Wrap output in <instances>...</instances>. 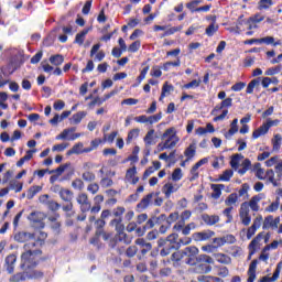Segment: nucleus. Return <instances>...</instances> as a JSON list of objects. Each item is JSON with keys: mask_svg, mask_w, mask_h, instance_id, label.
I'll return each mask as SVG.
<instances>
[{"mask_svg": "<svg viewBox=\"0 0 282 282\" xmlns=\"http://www.w3.org/2000/svg\"><path fill=\"white\" fill-rule=\"evenodd\" d=\"M161 120H162V113L161 112L148 117V123L149 124H155L156 122H160Z\"/></svg>", "mask_w": 282, "mask_h": 282, "instance_id": "052dcab7", "label": "nucleus"}, {"mask_svg": "<svg viewBox=\"0 0 282 282\" xmlns=\"http://www.w3.org/2000/svg\"><path fill=\"white\" fill-rule=\"evenodd\" d=\"M213 263H215V260L210 256L199 254L193 271L196 272V274H208V272L213 270V267H210Z\"/></svg>", "mask_w": 282, "mask_h": 282, "instance_id": "7ed1b4c3", "label": "nucleus"}, {"mask_svg": "<svg viewBox=\"0 0 282 282\" xmlns=\"http://www.w3.org/2000/svg\"><path fill=\"white\" fill-rule=\"evenodd\" d=\"M197 279L199 282H224L220 278L210 275H199Z\"/></svg>", "mask_w": 282, "mask_h": 282, "instance_id": "c03bdc74", "label": "nucleus"}, {"mask_svg": "<svg viewBox=\"0 0 282 282\" xmlns=\"http://www.w3.org/2000/svg\"><path fill=\"white\" fill-rule=\"evenodd\" d=\"M77 204L80 206L82 213H87L91 208V203H89V197L85 193H80L76 197Z\"/></svg>", "mask_w": 282, "mask_h": 282, "instance_id": "1a4fd4ad", "label": "nucleus"}, {"mask_svg": "<svg viewBox=\"0 0 282 282\" xmlns=\"http://www.w3.org/2000/svg\"><path fill=\"white\" fill-rule=\"evenodd\" d=\"M72 134L68 129H64L59 134L55 137V140H69Z\"/></svg>", "mask_w": 282, "mask_h": 282, "instance_id": "3c124183", "label": "nucleus"}, {"mask_svg": "<svg viewBox=\"0 0 282 282\" xmlns=\"http://www.w3.org/2000/svg\"><path fill=\"white\" fill-rule=\"evenodd\" d=\"M202 85V79H194L183 86V89H197Z\"/></svg>", "mask_w": 282, "mask_h": 282, "instance_id": "de8ad7c7", "label": "nucleus"}, {"mask_svg": "<svg viewBox=\"0 0 282 282\" xmlns=\"http://www.w3.org/2000/svg\"><path fill=\"white\" fill-rule=\"evenodd\" d=\"M178 219H180V213L174 212L169 215L166 221H167L169 226H171V224H175V221H177Z\"/></svg>", "mask_w": 282, "mask_h": 282, "instance_id": "e2e57ef3", "label": "nucleus"}, {"mask_svg": "<svg viewBox=\"0 0 282 282\" xmlns=\"http://www.w3.org/2000/svg\"><path fill=\"white\" fill-rule=\"evenodd\" d=\"M45 213L33 212L29 215L28 219L32 223L33 228H45Z\"/></svg>", "mask_w": 282, "mask_h": 282, "instance_id": "423d86ee", "label": "nucleus"}, {"mask_svg": "<svg viewBox=\"0 0 282 282\" xmlns=\"http://www.w3.org/2000/svg\"><path fill=\"white\" fill-rule=\"evenodd\" d=\"M189 173L192 175L191 178H189L191 182H193V181L197 180V177H199V166H198L197 163L192 166Z\"/></svg>", "mask_w": 282, "mask_h": 282, "instance_id": "09e8293b", "label": "nucleus"}, {"mask_svg": "<svg viewBox=\"0 0 282 282\" xmlns=\"http://www.w3.org/2000/svg\"><path fill=\"white\" fill-rule=\"evenodd\" d=\"M171 91H173V87L171 85H169L167 83H165L162 87V93H161L159 100H164V98H166V96L171 95Z\"/></svg>", "mask_w": 282, "mask_h": 282, "instance_id": "37998d69", "label": "nucleus"}, {"mask_svg": "<svg viewBox=\"0 0 282 282\" xmlns=\"http://www.w3.org/2000/svg\"><path fill=\"white\" fill-rule=\"evenodd\" d=\"M40 204H43L48 208V210H52L53 213H56V210L61 209V204L56 203L54 199H50V195L44 194L39 197Z\"/></svg>", "mask_w": 282, "mask_h": 282, "instance_id": "6e6552de", "label": "nucleus"}, {"mask_svg": "<svg viewBox=\"0 0 282 282\" xmlns=\"http://www.w3.org/2000/svg\"><path fill=\"white\" fill-rule=\"evenodd\" d=\"M279 156H272L269 160L265 161V166H268L269 169H272V166H276V164L279 163Z\"/></svg>", "mask_w": 282, "mask_h": 282, "instance_id": "774afa93", "label": "nucleus"}, {"mask_svg": "<svg viewBox=\"0 0 282 282\" xmlns=\"http://www.w3.org/2000/svg\"><path fill=\"white\" fill-rule=\"evenodd\" d=\"M9 191L21 193V191H23V183H19V181H10Z\"/></svg>", "mask_w": 282, "mask_h": 282, "instance_id": "79ce46f5", "label": "nucleus"}, {"mask_svg": "<svg viewBox=\"0 0 282 282\" xmlns=\"http://www.w3.org/2000/svg\"><path fill=\"white\" fill-rule=\"evenodd\" d=\"M33 241L35 242V246H42L43 241L47 239V234L45 231H35Z\"/></svg>", "mask_w": 282, "mask_h": 282, "instance_id": "bb28decb", "label": "nucleus"}, {"mask_svg": "<svg viewBox=\"0 0 282 282\" xmlns=\"http://www.w3.org/2000/svg\"><path fill=\"white\" fill-rule=\"evenodd\" d=\"M219 30V24L217 23H212L210 25H208L205 30V34L207 36H215V34H217Z\"/></svg>", "mask_w": 282, "mask_h": 282, "instance_id": "ea45409f", "label": "nucleus"}, {"mask_svg": "<svg viewBox=\"0 0 282 282\" xmlns=\"http://www.w3.org/2000/svg\"><path fill=\"white\" fill-rule=\"evenodd\" d=\"M281 206V198L276 197L269 206L264 208V213H276Z\"/></svg>", "mask_w": 282, "mask_h": 282, "instance_id": "c85d7f7f", "label": "nucleus"}, {"mask_svg": "<svg viewBox=\"0 0 282 282\" xmlns=\"http://www.w3.org/2000/svg\"><path fill=\"white\" fill-rule=\"evenodd\" d=\"M145 147H153L155 144V130L150 129L143 138Z\"/></svg>", "mask_w": 282, "mask_h": 282, "instance_id": "4be33fe9", "label": "nucleus"}, {"mask_svg": "<svg viewBox=\"0 0 282 282\" xmlns=\"http://www.w3.org/2000/svg\"><path fill=\"white\" fill-rule=\"evenodd\" d=\"M248 280L247 282H254V279H257V260H253L248 270Z\"/></svg>", "mask_w": 282, "mask_h": 282, "instance_id": "5701e85b", "label": "nucleus"}, {"mask_svg": "<svg viewBox=\"0 0 282 282\" xmlns=\"http://www.w3.org/2000/svg\"><path fill=\"white\" fill-rule=\"evenodd\" d=\"M264 124L267 126V129L270 130L271 127H279V124H281V120H272L271 118H268Z\"/></svg>", "mask_w": 282, "mask_h": 282, "instance_id": "0e129e2a", "label": "nucleus"}, {"mask_svg": "<svg viewBox=\"0 0 282 282\" xmlns=\"http://www.w3.org/2000/svg\"><path fill=\"white\" fill-rule=\"evenodd\" d=\"M203 221L207 225V226H215V224H219V216L218 215H208V214H204L202 216Z\"/></svg>", "mask_w": 282, "mask_h": 282, "instance_id": "412c9836", "label": "nucleus"}, {"mask_svg": "<svg viewBox=\"0 0 282 282\" xmlns=\"http://www.w3.org/2000/svg\"><path fill=\"white\" fill-rule=\"evenodd\" d=\"M234 172L232 170H226L220 176V182H230V178L232 177Z\"/></svg>", "mask_w": 282, "mask_h": 282, "instance_id": "8fccbe9b", "label": "nucleus"}, {"mask_svg": "<svg viewBox=\"0 0 282 282\" xmlns=\"http://www.w3.org/2000/svg\"><path fill=\"white\" fill-rule=\"evenodd\" d=\"M48 221H51V227L53 230H55L56 232L61 230V223L58 221V219H56V217H50Z\"/></svg>", "mask_w": 282, "mask_h": 282, "instance_id": "6e6d98bb", "label": "nucleus"}, {"mask_svg": "<svg viewBox=\"0 0 282 282\" xmlns=\"http://www.w3.org/2000/svg\"><path fill=\"white\" fill-rule=\"evenodd\" d=\"M215 259H216V261H218V263H224L226 265H228V263H230V257H228L224 253H216Z\"/></svg>", "mask_w": 282, "mask_h": 282, "instance_id": "a18cd8bd", "label": "nucleus"}, {"mask_svg": "<svg viewBox=\"0 0 282 282\" xmlns=\"http://www.w3.org/2000/svg\"><path fill=\"white\" fill-rule=\"evenodd\" d=\"M212 237H215V231L213 230H204L193 235L194 241H208Z\"/></svg>", "mask_w": 282, "mask_h": 282, "instance_id": "ddd939ff", "label": "nucleus"}, {"mask_svg": "<svg viewBox=\"0 0 282 282\" xmlns=\"http://www.w3.org/2000/svg\"><path fill=\"white\" fill-rule=\"evenodd\" d=\"M110 226H115L117 235L124 232V225L122 224V218H115L110 221Z\"/></svg>", "mask_w": 282, "mask_h": 282, "instance_id": "f704fd0d", "label": "nucleus"}, {"mask_svg": "<svg viewBox=\"0 0 282 282\" xmlns=\"http://www.w3.org/2000/svg\"><path fill=\"white\" fill-rule=\"evenodd\" d=\"M72 186L75 188V191H83V188H85V183L80 178H75L72 182Z\"/></svg>", "mask_w": 282, "mask_h": 282, "instance_id": "4d7b16f0", "label": "nucleus"}, {"mask_svg": "<svg viewBox=\"0 0 282 282\" xmlns=\"http://www.w3.org/2000/svg\"><path fill=\"white\" fill-rule=\"evenodd\" d=\"M191 210H184L181 214V220L174 225V230H182V228H184V224L191 219Z\"/></svg>", "mask_w": 282, "mask_h": 282, "instance_id": "f3484780", "label": "nucleus"}, {"mask_svg": "<svg viewBox=\"0 0 282 282\" xmlns=\"http://www.w3.org/2000/svg\"><path fill=\"white\" fill-rule=\"evenodd\" d=\"M4 262H6L4 268H6L7 272H9V274H12V272H14V265L17 263V256L9 254L6 258Z\"/></svg>", "mask_w": 282, "mask_h": 282, "instance_id": "dca6fc26", "label": "nucleus"}, {"mask_svg": "<svg viewBox=\"0 0 282 282\" xmlns=\"http://www.w3.org/2000/svg\"><path fill=\"white\" fill-rule=\"evenodd\" d=\"M59 197L63 199V202H72V199H74V192L67 188H63L59 192Z\"/></svg>", "mask_w": 282, "mask_h": 282, "instance_id": "7c9ffc66", "label": "nucleus"}, {"mask_svg": "<svg viewBox=\"0 0 282 282\" xmlns=\"http://www.w3.org/2000/svg\"><path fill=\"white\" fill-rule=\"evenodd\" d=\"M34 248H36L35 241L24 245L25 252H23L21 256L22 268H33V265H36L34 257H36V254H41V250H34Z\"/></svg>", "mask_w": 282, "mask_h": 282, "instance_id": "f03ea898", "label": "nucleus"}, {"mask_svg": "<svg viewBox=\"0 0 282 282\" xmlns=\"http://www.w3.org/2000/svg\"><path fill=\"white\" fill-rule=\"evenodd\" d=\"M239 131V126H232L230 123V129L228 132L225 133V138L227 140H230V138H232L235 135V133H237Z\"/></svg>", "mask_w": 282, "mask_h": 282, "instance_id": "13d9d810", "label": "nucleus"}, {"mask_svg": "<svg viewBox=\"0 0 282 282\" xmlns=\"http://www.w3.org/2000/svg\"><path fill=\"white\" fill-rule=\"evenodd\" d=\"M89 34V29H84L82 32H79L75 37V43L78 45H83L85 43V37Z\"/></svg>", "mask_w": 282, "mask_h": 282, "instance_id": "58836bf2", "label": "nucleus"}, {"mask_svg": "<svg viewBox=\"0 0 282 282\" xmlns=\"http://www.w3.org/2000/svg\"><path fill=\"white\" fill-rule=\"evenodd\" d=\"M162 140H164V143L167 144L170 149H174V147H177V142H180V137H177L175 128H169L163 133Z\"/></svg>", "mask_w": 282, "mask_h": 282, "instance_id": "20e7f679", "label": "nucleus"}, {"mask_svg": "<svg viewBox=\"0 0 282 282\" xmlns=\"http://www.w3.org/2000/svg\"><path fill=\"white\" fill-rule=\"evenodd\" d=\"M184 177V174L182 173V169H175L172 173V181L173 182H180Z\"/></svg>", "mask_w": 282, "mask_h": 282, "instance_id": "5fc2aeb1", "label": "nucleus"}, {"mask_svg": "<svg viewBox=\"0 0 282 282\" xmlns=\"http://www.w3.org/2000/svg\"><path fill=\"white\" fill-rule=\"evenodd\" d=\"M272 144V151L274 153H279L281 151V144H282V135L280 133H276L271 139Z\"/></svg>", "mask_w": 282, "mask_h": 282, "instance_id": "6ab92c4d", "label": "nucleus"}, {"mask_svg": "<svg viewBox=\"0 0 282 282\" xmlns=\"http://www.w3.org/2000/svg\"><path fill=\"white\" fill-rule=\"evenodd\" d=\"M254 175L258 180H265V170L261 167V163L254 165Z\"/></svg>", "mask_w": 282, "mask_h": 282, "instance_id": "a19ab883", "label": "nucleus"}, {"mask_svg": "<svg viewBox=\"0 0 282 282\" xmlns=\"http://www.w3.org/2000/svg\"><path fill=\"white\" fill-rule=\"evenodd\" d=\"M140 135V129L134 128L128 132L127 144L131 143V140H135Z\"/></svg>", "mask_w": 282, "mask_h": 282, "instance_id": "49530a36", "label": "nucleus"}, {"mask_svg": "<svg viewBox=\"0 0 282 282\" xmlns=\"http://www.w3.org/2000/svg\"><path fill=\"white\" fill-rule=\"evenodd\" d=\"M67 147H69V143H59V144H55L52 148L53 152H58V153H63V151H65V149H67Z\"/></svg>", "mask_w": 282, "mask_h": 282, "instance_id": "680f3d73", "label": "nucleus"}, {"mask_svg": "<svg viewBox=\"0 0 282 282\" xmlns=\"http://www.w3.org/2000/svg\"><path fill=\"white\" fill-rule=\"evenodd\" d=\"M269 128L265 126V123L263 122L258 129H256L252 132V138L253 140H258V138H261V135H267Z\"/></svg>", "mask_w": 282, "mask_h": 282, "instance_id": "b1692460", "label": "nucleus"}, {"mask_svg": "<svg viewBox=\"0 0 282 282\" xmlns=\"http://www.w3.org/2000/svg\"><path fill=\"white\" fill-rule=\"evenodd\" d=\"M228 107H232V98H226L224 99L220 105L215 106V108L212 110V116H217L221 109H226Z\"/></svg>", "mask_w": 282, "mask_h": 282, "instance_id": "2eb2a0df", "label": "nucleus"}, {"mask_svg": "<svg viewBox=\"0 0 282 282\" xmlns=\"http://www.w3.org/2000/svg\"><path fill=\"white\" fill-rule=\"evenodd\" d=\"M158 246H159V248H163L160 251L161 257H169V254H171V250H177L175 245H171V243H169V241H166L164 239H159Z\"/></svg>", "mask_w": 282, "mask_h": 282, "instance_id": "9b49d317", "label": "nucleus"}, {"mask_svg": "<svg viewBox=\"0 0 282 282\" xmlns=\"http://www.w3.org/2000/svg\"><path fill=\"white\" fill-rule=\"evenodd\" d=\"M115 240L121 243H126V246H129V243H131V237L127 236V234H124V231H121L119 234H117L115 236Z\"/></svg>", "mask_w": 282, "mask_h": 282, "instance_id": "473e14b6", "label": "nucleus"}, {"mask_svg": "<svg viewBox=\"0 0 282 282\" xmlns=\"http://www.w3.org/2000/svg\"><path fill=\"white\" fill-rule=\"evenodd\" d=\"M280 224H281L280 217L274 218V216H268L264 218L262 228L264 230H268L270 228H271V230H276V228H279Z\"/></svg>", "mask_w": 282, "mask_h": 282, "instance_id": "9d476101", "label": "nucleus"}, {"mask_svg": "<svg viewBox=\"0 0 282 282\" xmlns=\"http://www.w3.org/2000/svg\"><path fill=\"white\" fill-rule=\"evenodd\" d=\"M184 155L186 158V162H191L195 155H197V145L195 143L189 144L185 151Z\"/></svg>", "mask_w": 282, "mask_h": 282, "instance_id": "a211bd4d", "label": "nucleus"}, {"mask_svg": "<svg viewBox=\"0 0 282 282\" xmlns=\"http://www.w3.org/2000/svg\"><path fill=\"white\" fill-rule=\"evenodd\" d=\"M153 199V193L148 194L145 197L141 199V202L138 204V208H141V210H144L145 208H149V204H151V200Z\"/></svg>", "mask_w": 282, "mask_h": 282, "instance_id": "72a5a7b5", "label": "nucleus"}, {"mask_svg": "<svg viewBox=\"0 0 282 282\" xmlns=\"http://www.w3.org/2000/svg\"><path fill=\"white\" fill-rule=\"evenodd\" d=\"M239 202V195L237 193H231L226 199H225V206L231 207L237 206V203Z\"/></svg>", "mask_w": 282, "mask_h": 282, "instance_id": "cd10ccee", "label": "nucleus"}, {"mask_svg": "<svg viewBox=\"0 0 282 282\" xmlns=\"http://www.w3.org/2000/svg\"><path fill=\"white\" fill-rule=\"evenodd\" d=\"M272 6V0H260L259 10H268Z\"/></svg>", "mask_w": 282, "mask_h": 282, "instance_id": "69168bd1", "label": "nucleus"}, {"mask_svg": "<svg viewBox=\"0 0 282 282\" xmlns=\"http://www.w3.org/2000/svg\"><path fill=\"white\" fill-rule=\"evenodd\" d=\"M281 69H282V65L271 67L265 70V76H275V74H280Z\"/></svg>", "mask_w": 282, "mask_h": 282, "instance_id": "864d4df0", "label": "nucleus"}, {"mask_svg": "<svg viewBox=\"0 0 282 282\" xmlns=\"http://www.w3.org/2000/svg\"><path fill=\"white\" fill-rule=\"evenodd\" d=\"M135 173H138L135 166L128 169L126 172V182H131L135 177Z\"/></svg>", "mask_w": 282, "mask_h": 282, "instance_id": "603ef678", "label": "nucleus"}, {"mask_svg": "<svg viewBox=\"0 0 282 282\" xmlns=\"http://www.w3.org/2000/svg\"><path fill=\"white\" fill-rule=\"evenodd\" d=\"M259 86V79H252L246 89L247 94H253L254 93V87Z\"/></svg>", "mask_w": 282, "mask_h": 282, "instance_id": "bf43d9fd", "label": "nucleus"}, {"mask_svg": "<svg viewBox=\"0 0 282 282\" xmlns=\"http://www.w3.org/2000/svg\"><path fill=\"white\" fill-rule=\"evenodd\" d=\"M34 153H36V149L26 151V154L18 161L17 166L21 167L23 164H25V162L32 160Z\"/></svg>", "mask_w": 282, "mask_h": 282, "instance_id": "2f4dec72", "label": "nucleus"}, {"mask_svg": "<svg viewBox=\"0 0 282 282\" xmlns=\"http://www.w3.org/2000/svg\"><path fill=\"white\" fill-rule=\"evenodd\" d=\"M82 177L85 182H94V180H96V174L93 172H84Z\"/></svg>", "mask_w": 282, "mask_h": 282, "instance_id": "338daca9", "label": "nucleus"}, {"mask_svg": "<svg viewBox=\"0 0 282 282\" xmlns=\"http://www.w3.org/2000/svg\"><path fill=\"white\" fill-rule=\"evenodd\" d=\"M43 276V272L41 271H24L23 273L13 274L9 281L10 282H20L26 281V279H41Z\"/></svg>", "mask_w": 282, "mask_h": 282, "instance_id": "39448f33", "label": "nucleus"}, {"mask_svg": "<svg viewBox=\"0 0 282 282\" xmlns=\"http://www.w3.org/2000/svg\"><path fill=\"white\" fill-rule=\"evenodd\" d=\"M64 62H65V57H63V55L61 54L52 55L50 57V63L52 65H55L56 67H58V65H63Z\"/></svg>", "mask_w": 282, "mask_h": 282, "instance_id": "4c0bfd02", "label": "nucleus"}, {"mask_svg": "<svg viewBox=\"0 0 282 282\" xmlns=\"http://www.w3.org/2000/svg\"><path fill=\"white\" fill-rule=\"evenodd\" d=\"M263 199V194H258L251 197L249 203H247L248 208L253 213H259V203Z\"/></svg>", "mask_w": 282, "mask_h": 282, "instance_id": "4468645a", "label": "nucleus"}, {"mask_svg": "<svg viewBox=\"0 0 282 282\" xmlns=\"http://www.w3.org/2000/svg\"><path fill=\"white\" fill-rule=\"evenodd\" d=\"M42 191H43V187H42V186L33 185V186L30 187L29 191H28V194H26L28 199H33L34 196H35L37 193H41Z\"/></svg>", "mask_w": 282, "mask_h": 282, "instance_id": "e433bc0d", "label": "nucleus"}, {"mask_svg": "<svg viewBox=\"0 0 282 282\" xmlns=\"http://www.w3.org/2000/svg\"><path fill=\"white\" fill-rule=\"evenodd\" d=\"M199 254V249L195 246L186 247L183 250L174 252L171 257L172 261L180 262L184 259L187 265H195L197 257Z\"/></svg>", "mask_w": 282, "mask_h": 282, "instance_id": "f257e3e1", "label": "nucleus"}, {"mask_svg": "<svg viewBox=\"0 0 282 282\" xmlns=\"http://www.w3.org/2000/svg\"><path fill=\"white\" fill-rule=\"evenodd\" d=\"M83 142L76 143L70 150L67 151L66 155H80L84 149Z\"/></svg>", "mask_w": 282, "mask_h": 282, "instance_id": "c756f323", "label": "nucleus"}, {"mask_svg": "<svg viewBox=\"0 0 282 282\" xmlns=\"http://www.w3.org/2000/svg\"><path fill=\"white\" fill-rule=\"evenodd\" d=\"M178 189L180 186L173 185V183H166L162 188V193H164L165 197H171V195L177 193Z\"/></svg>", "mask_w": 282, "mask_h": 282, "instance_id": "aec40b11", "label": "nucleus"}, {"mask_svg": "<svg viewBox=\"0 0 282 282\" xmlns=\"http://www.w3.org/2000/svg\"><path fill=\"white\" fill-rule=\"evenodd\" d=\"M14 241H18V243H32L34 241V234L20 231L14 235Z\"/></svg>", "mask_w": 282, "mask_h": 282, "instance_id": "f8f14e48", "label": "nucleus"}, {"mask_svg": "<svg viewBox=\"0 0 282 282\" xmlns=\"http://www.w3.org/2000/svg\"><path fill=\"white\" fill-rule=\"evenodd\" d=\"M262 43H264V45H273V47H276V45H281V40H275L273 36H265L259 40V44Z\"/></svg>", "mask_w": 282, "mask_h": 282, "instance_id": "a878e982", "label": "nucleus"}, {"mask_svg": "<svg viewBox=\"0 0 282 282\" xmlns=\"http://www.w3.org/2000/svg\"><path fill=\"white\" fill-rule=\"evenodd\" d=\"M85 116H87V112H85V111H79V112L73 115L70 118V124H80V122L83 121V118H85Z\"/></svg>", "mask_w": 282, "mask_h": 282, "instance_id": "c9c22d12", "label": "nucleus"}, {"mask_svg": "<svg viewBox=\"0 0 282 282\" xmlns=\"http://www.w3.org/2000/svg\"><path fill=\"white\" fill-rule=\"evenodd\" d=\"M261 241H263V234H258L257 237L249 245V250L251 253H254V251L259 248Z\"/></svg>", "mask_w": 282, "mask_h": 282, "instance_id": "393cba45", "label": "nucleus"}, {"mask_svg": "<svg viewBox=\"0 0 282 282\" xmlns=\"http://www.w3.org/2000/svg\"><path fill=\"white\" fill-rule=\"evenodd\" d=\"M239 218L241 224H243V226H250V221H252V217L250 216V208H248V202H245L240 205Z\"/></svg>", "mask_w": 282, "mask_h": 282, "instance_id": "0eeeda50", "label": "nucleus"}]
</instances>
